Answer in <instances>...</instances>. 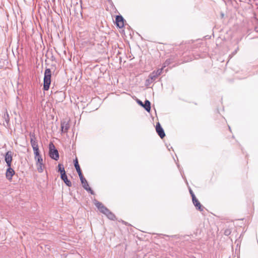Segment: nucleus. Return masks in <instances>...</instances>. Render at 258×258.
<instances>
[{"mask_svg": "<svg viewBox=\"0 0 258 258\" xmlns=\"http://www.w3.org/2000/svg\"><path fill=\"white\" fill-rule=\"evenodd\" d=\"M192 202L196 209L202 212L204 210L203 206L201 204L200 202L196 198V196H192Z\"/></svg>", "mask_w": 258, "mask_h": 258, "instance_id": "7", "label": "nucleus"}, {"mask_svg": "<svg viewBox=\"0 0 258 258\" xmlns=\"http://www.w3.org/2000/svg\"><path fill=\"white\" fill-rule=\"evenodd\" d=\"M152 82H151V79L149 77L148 79H147L146 81V85H149Z\"/></svg>", "mask_w": 258, "mask_h": 258, "instance_id": "24", "label": "nucleus"}, {"mask_svg": "<svg viewBox=\"0 0 258 258\" xmlns=\"http://www.w3.org/2000/svg\"><path fill=\"white\" fill-rule=\"evenodd\" d=\"M12 155L13 153L11 151L7 152L5 155V160L7 163V165L8 167L11 166V163L12 161Z\"/></svg>", "mask_w": 258, "mask_h": 258, "instance_id": "4", "label": "nucleus"}, {"mask_svg": "<svg viewBox=\"0 0 258 258\" xmlns=\"http://www.w3.org/2000/svg\"><path fill=\"white\" fill-rule=\"evenodd\" d=\"M137 103L140 105H141V106H143V103L142 101H141L139 99H137Z\"/></svg>", "mask_w": 258, "mask_h": 258, "instance_id": "26", "label": "nucleus"}, {"mask_svg": "<svg viewBox=\"0 0 258 258\" xmlns=\"http://www.w3.org/2000/svg\"><path fill=\"white\" fill-rule=\"evenodd\" d=\"M4 118H5V121L7 122V123H8L9 122L10 119H9V114L7 112L6 113V114H4Z\"/></svg>", "mask_w": 258, "mask_h": 258, "instance_id": "22", "label": "nucleus"}, {"mask_svg": "<svg viewBox=\"0 0 258 258\" xmlns=\"http://www.w3.org/2000/svg\"><path fill=\"white\" fill-rule=\"evenodd\" d=\"M156 131L158 134V135L159 136V137L163 139L165 136V134L164 132V130L163 129L162 127L159 123V122L157 123L156 126Z\"/></svg>", "mask_w": 258, "mask_h": 258, "instance_id": "6", "label": "nucleus"}, {"mask_svg": "<svg viewBox=\"0 0 258 258\" xmlns=\"http://www.w3.org/2000/svg\"><path fill=\"white\" fill-rule=\"evenodd\" d=\"M70 128L69 123L66 121L61 122V131L62 133H67Z\"/></svg>", "mask_w": 258, "mask_h": 258, "instance_id": "13", "label": "nucleus"}, {"mask_svg": "<svg viewBox=\"0 0 258 258\" xmlns=\"http://www.w3.org/2000/svg\"><path fill=\"white\" fill-rule=\"evenodd\" d=\"M124 19L121 15H117L115 17L116 26L119 28L124 27Z\"/></svg>", "mask_w": 258, "mask_h": 258, "instance_id": "5", "label": "nucleus"}, {"mask_svg": "<svg viewBox=\"0 0 258 258\" xmlns=\"http://www.w3.org/2000/svg\"><path fill=\"white\" fill-rule=\"evenodd\" d=\"M51 72L50 69L47 68L45 70L44 76L43 79V87L44 91L49 90L50 85L51 84Z\"/></svg>", "mask_w": 258, "mask_h": 258, "instance_id": "2", "label": "nucleus"}, {"mask_svg": "<svg viewBox=\"0 0 258 258\" xmlns=\"http://www.w3.org/2000/svg\"><path fill=\"white\" fill-rule=\"evenodd\" d=\"M173 61V58L171 57L167 59L163 63V68L166 67V66H168L170 63H172Z\"/></svg>", "mask_w": 258, "mask_h": 258, "instance_id": "18", "label": "nucleus"}, {"mask_svg": "<svg viewBox=\"0 0 258 258\" xmlns=\"http://www.w3.org/2000/svg\"><path fill=\"white\" fill-rule=\"evenodd\" d=\"M55 94L59 97V101H62L65 98L64 93L62 91H56Z\"/></svg>", "mask_w": 258, "mask_h": 258, "instance_id": "16", "label": "nucleus"}, {"mask_svg": "<svg viewBox=\"0 0 258 258\" xmlns=\"http://www.w3.org/2000/svg\"><path fill=\"white\" fill-rule=\"evenodd\" d=\"M58 172L60 173V175L66 174V171L63 164L59 163L58 165Z\"/></svg>", "mask_w": 258, "mask_h": 258, "instance_id": "17", "label": "nucleus"}, {"mask_svg": "<svg viewBox=\"0 0 258 258\" xmlns=\"http://www.w3.org/2000/svg\"><path fill=\"white\" fill-rule=\"evenodd\" d=\"M79 177L83 188L85 189H87V188L89 186L87 181L85 178L83 174L79 175Z\"/></svg>", "mask_w": 258, "mask_h": 258, "instance_id": "12", "label": "nucleus"}, {"mask_svg": "<svg viewBox=\"0 0 258 258\" xmlns=\"http://www.w3.org/2000/svg\"><path fill=\"white\" fill-rule=\"evenodd\" d=\"M94 204L98 209L100 212L105 215L107 218L111 220H115V216L109 209L105 207L101 202L96 200H94Z\"/></svg>", "mask_w": 258, "mask_h": 258, "instance_id": "1", "label": "nucleus"}, {"mask_svg": "<svg viewBox=\"0 0 258 258\" xmlns=\"http://www.w3.org/2000/svg\"><path fill=\"white\" fill-rule=\"evenodd\" d=\"M144 108V109L148 112H149L151 110V103L148 100H146L145 103H143V106H142Z\"/></svg>", "mask_w": 258, "mask_h": 258, "instance_id": "14", "label": "nucleus"}, {"mask_svg": "<svg viewBox=\"0 0 258 258\" xmlns=\"http://www.w3.org/2000/svg\"><path fill=\"white\" fill-rule=\"evenodd\" d=\"M238 49V48H237V49H236L235 50V51L233 52V54H235L237 52V51Z\"/></svg>", "mask_w": 258, "mask_h": 258, "instance_id": "28", "label": "nucleus"}, {"mask_svg": "<svg viewBox=\"0 0 258 258\" xmlns=\"http://www.w3.org/2000/svg\"><path fill=\"white\" fill-rule=\"evenodd\" d=\"M35 159L36 160V164L43 163V159L40 155L39 156L35 157Z\"/></svg>", "mask_w": 258, "mask_h": 258, "instance_id": "21", "label": "nucleus"}, {"mask_svg": "<svg viewBox=\"0 0 258 258\" xmlns=\"http://www.w3.org/2000/svg\"><path fill=\"white\" fill-rule=\"evenodd\" d=\"M30 137V143L32 148L34 147H38V143L36 140V138L34 132H30L29 134Z\"/></svg>", "mask_w": 258, "mask_h": 258, "instance_id": "8", "label": "nucleus"}, {"mask_svg": "<svg viewBox=\"0 0 258 258\" xmlns=\"http://www.w3.org/2000/svg\"><path fill=\"white\" fill-rule=\"evenodd\" d=\"M189 192H190V194L191 195V196L192 198V196H195L194 193L191 189L189 190Z\"/></svg>", "mask_w": 258, "mask_h": 258, "instance_id": "27", "label": "nucleus"}, {"mask_svg": "<svg viewBox=\"0 0 258 258\" xmlns=\"http://www.w3.org/2000/svg\"><path fill=\"white\" fill-rule=\"evenodd\" d=\"M8 169L6 171V177L8 179L11 180L12 178V176L15 174V171L13 169H12L11 167H8Z\"/></svg>", "mask_w": 258, "mask_h": 258, "instance_id": "10", "label": "nucleus"}, {"mask_svg": "<svg viewBox=\"0 0 258 258\" xmlns=\"http://www.w3.org/2000/svg\"><path fill=\"white\" fill-rule=\"evenodd\" d=\"M74 166L79 176L81 174H83L77 158L74 160Z\"/></svg>", "mask_w": 258, "mask_h": 258, "instance_id": "15", "label": "nucleus"}, {"mask_svg": "<svg viewBox=\"0 0 258 258\" xmlns=\"http://www.w3.org/2000/svg\"><path fill=\"white\" fill-rule=\"evenodd\" d=\"M37 170L39 173H42L43 171L42 168L43 163L36 164Z\"/></svg>", "mask_w": 258, "mask_h": 258, "instance_id": "20", "label": "nucleus"}, {"mask_svg": "<svg viewBox=\"0 0 258 258\" xmlns=\"http://www.w3.org/2000/svg\"><path fill=\"white\" fill-rule=\"evenodd\" d=\"M60 178L63 181L65 184L69 187L72 186V182L68 179L67 175L66 174L60 175Z\"/></svg>", "mask_w": 258, "mask_h": 258, "instance_id": "11", "label": "nucleus"}, {"mask_svg": "<svg viewBox=\"0 0 258 258\" xmlns=\"http://www.w3.org/2000/svg\"><path fill=\"white\" fill-rule=\"evenodd\" d=\"M49 155L51 159L55 161L58 160L59 159L58 152L52 143L49 144Z\"/></svg>", "mask_w": 258, "mask_h": 258, "instance_id": "3", "label": "nucleus"}, {"mask_svg": "<svg viewBox=\"0 0 258 258\" xmlns=\"http://www.w3.org/2000/svg\"><path fill=\"white\" fill-rule=\"evenodd\" d=\"M163 70V68L158 70L157 71H154L152 72L149 76V77L151 79V82H153L154 80L156 79V78L159 75H161L162 71Z\"/></svg>", "mask_w": 258, "mask_h": 258, "instance_id": "9", "label": "nucleus"}, {"mask_svg": "<svg viewBox=\"0 0 258 258\" xmlns=\"http://www.w3.org/2000/svg\"><path fill=\"white\" fill-rule=\"evenodd\" d=\"M231 233V231L229 229H226L224 231V234L225 235H229Z\"/></svg>", "mask_w": 258, "mask_h": 258, "instance_id": "25", "label": "nucleus"}, {"mask_svg": "<svg viewBox=\"0 0 258 258\" xmlns=\"http://www.w3.org/2000/svg\"><path fill=\"white\" fill-rule=\"evenodd\" d=\"M87 191L89 192L91 195H94V191L91 189L89 186L86 189Z\"/></svg>", "mask_w": 258, "mask_h": 258, "instance_id": "23", "label": "nucleus"}, {"mask_svg": "<svg viewBox=\"0 0 258 258\" xmlns=\"http://www.w3.org/2000/svg\"><path fill=\"white\" fill-rule=\"evenodd\" d=\"M32 148H33V151H34V154L35 155V157L39 156V155H40V154L39 153V150L38 146V147H34Z\"/></svg>", "mask_w": 258, "mask_h": 258, "instance_id": "19", "label": "nucleus"}]
</instances>
